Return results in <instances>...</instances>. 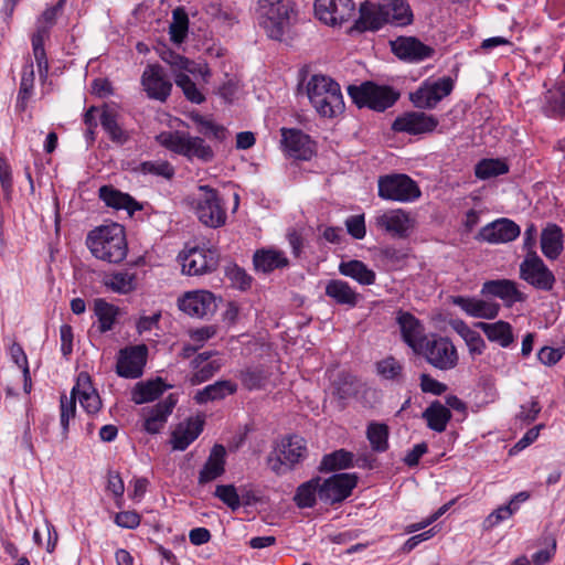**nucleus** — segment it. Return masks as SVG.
Instances as JSON below:
<instances>
[{
	"instance_id": "nucleus-1",
	"label": "nucleus",
	"mask_w": 565,
	"mask_h": 565,
	"mask_svg": "<svg viewBox=\"0 0 565 565\" xmlns=\"http://www.w3.org/2000/svg\"><path fill=\"white\" fill-rule=\"evenodd\" d=\"M160 57L170 65L175 85L182 89L185 98L191 103L202 104L205 96L190 76L200 78L204 84L207 83L211 76L207 64L189 60L170 50L163 51Z\"/></svg>"
},
{
	"instance_id": "nucleus-2",
	"label": "nucleus",
	"mask_w": 565,
	"mask_h": 565,
	"mask_svg": "<svg viewBox=\"0 0 565 565\" xmlns=\"http://www.w3.org/2000/svg\"><path fill=\"white\" fill-rule=\"evenodd\" d=\"M86 245L95 258L110 264L121 263L128 253L125 228L118 223L89 231Z\"/></svg>"
},
{
	"instance_id": "nucleus-3",
	"label": "nucleus",
	"mask_w": 565,
	"mask_h": 565,
	"mask_svg": "<svg viewBox=\"0 0 565 565\" xmlns=\"http://www.w3.org/2000/svg\"><path fill=\"white\" fill-rule=\"evenodd\" d=\"M189 209L206 227L218 228L227 220L226 206L216 189L199 185L186 199Z\"/></svg>"
},
{
	"instance_id": "nucleus-4",
	"label": "nucleus",
	"mask_w": 565,
	"mask_h": 565,
	"mask_svg": "<svg viewBox=\"0 0 565 565\" xmlns=\"http://www.w3.org/2000/svg\"><path fill=\"white\" fill-rule=\"evenodd\" d=\"M308 98L317 113L333 118L344 110L340 85L326 75H313L307 84Z\"/></svg>"
},
{
	"instance_id": "nucleus-5",
	"label": "nucleus",
	"mask_w": 565,
	"mask_h": 565,
	"mask_svg": "<svg viewBox=\"0 0 565 565\" xmlns=\"http://www.w3.org/2000/svg\"><path fill=\"white\" fill-rule=\"evenodd\" d=\"M156 140L160 146L189 160L209 162L214 158L211 146L204 139L185 131H162L156 136Z\"/></svg>"
},
{
	"instance_id": "nucleus-6",
	"label": "nucleus",
	"mask_w": 565,
	"mask_h": 565,
	"mask_svg": "<svg viewBox=\"0 0 565 565\" xmlns=\"http://www.w3.org/2000/svg\"><path fill=\"white\" fill-rule=\"evenodd\" d=\"M291 0H259V25L273 40H281L290 25Z\"/></svg>"
},
{
	"instance_id": "nucleus-7",
	"label": "nucleus",
	"mask_w": 565,
	"mask_h": 565,
	"mask_svg": "<svg viewBox=\"0 0 565 565\" xmlns=\"http://www.w3.org/2000/svg\"><path fill=\"white\" fill-rule=\"evenodd\" d=\"M377 195L385 201L412 203L417 201L422 191L415 180L405 173H388L377 179Z\"/></svg>"
},
{
	"instance_id": "nucleus-8",
	"label": "nucleus",
	"mask_w": 565,
	"mask_h": 565,
	"mask_svg": "<svg viewBox=\"0 0 565 565\" xmlns=\"http://www.w3.org/2000/svg\"><path fill=\"white\" fill-rule=\"evenodd\" d=\"M349 96L358 107H367L375 111H384L392 107L399 94L387 85H377L373 82H364L359 86H349Z\"/></svg>"
},
{
	"instance_id": "nucleus-9",
	"label": "nucleus",
	"mask_w": 565,
	"mask_h": 565,
	"mask_svg": "<svg viewBox=\"0 0 565 565\" xmlns=\"http://www.w3.org/2000/svg\"><path fill=\"white\" fill-rule=\"evenodd\" d=\"M428 364L440 371H449L457 366L459 356L452 341L439 334H430L416 353Z\"/></svg>"
},
{
	"instance_id": "nucleus-10",
	"label": "nucleus",
	"mask_w": 565,
	"mask_h": 565,
	"mask_svg": "<svg viewBox=\"0 0 565 565\" xmlns=\"http://www.w3.org/2000/svg\"><path fill=\"white\" fill-rule=\"evenodd\" d=\"M372 222L377 231L398 239L408 238L416 227L415 216L402 207L379 211Z\"/></svg>"
},
{
	"instance_id": "nucleus-11",
	"label": "nucleus",
	"mask_w": 565,
	"mask_h": 565,
	"mask_svg": "<svg viewBox=\"0 0 565 565\" xmlns=\"http://www.w3.org/2000/svg\"><path fill=\"white\" fill-rule=\"evenodd\" d=\"M306 454V440L298 435H291L280 440L268 458V466L275 473L282 475L300 462Z\"/></svg>"
},
{
	"instance_id": "nucleus-12",
	"label": "nucleus",
	"mask_w": 565,
	"mask_h": 565,
	"mask_svg": "<svg viewBox=\"0 0 565 565\" xmlns=\"http://www.w3.org/2000/svg\"><path fill=\"white\" fill-rule=\"evenodd\" d=\"M64 0H60L55 6L46 8L43 13L38 18L36 31L32 35V50L40 70L47 71V58L44 50V42L49 38L51 28L55 24L56 19L62 11Z\"/></svg>"
},
{
	"instance_id": "nucleus-13",
	"label": "nucleus",
	"mask_w": 565,
	"mask_h": 565,
	"mask_svg": "<svg viewBox=\"0 0 565 565\" xmlns=\"http://www.w3.org/2000/svg\"><path fill=\"white\" fill-rule=\"evenodd\" d=\"M455 83L451 77L444 76L437 79H426L413 93L411 102L417 108L433 109L437 104L452 92Z\"/></svg>"
},
{
	"instance_id": "nucleus-14",
	"label": "nucleus",
	"mask_w": 565,
	"mask_h": 565,
	"mask_svg": "<svg viewBox=\"0 0 565 565\" xmlns=\"http://www.w3.org/2000/svg\"><path fill=\"white\" fill-rule=\"evenodd\" d=\"M182 273L189 276H198L211 273L218 265V253L213 248L186 247L179 254Z\"/></svg>"
},
{
	"instance_id": "nucleus-15",
	"label": "nucleus",
	"mask_w": 565,
	"mask_h": 565,
	"mask_svg": "<svg viewBox=\"0 0 565 565\" xmlns=\"http://www.w3.org/2000/svg\"><path fill=\"white\" fill-rule=\"evenodd\" d=\"M315 14L327 25H342L354 17L355 3L353 0H316Z\"/></svg>"
},
{
	"instance_id": "nucleus-16",
	"label": "nucleus",
	"mask_w": 565,
	"mask_h": 565,
	"mask_svg": "<svg viewBox=\"0 0 565 565\" xmlns=\"http://www.w3.org/2000/svg\"><path fill=\"white\" fill-rule=\"evenodd\" d=\"M356 486V477L351 473H337L320 481L319 499L328 504L342 502Z\"/></svg>"
},
{
	"instance_id": "nucleus-17",
	"label": "nucleus",
	"mask_w": 565,
	"mask_h": 565,
	"mask_svg": "<svg viewBox=\"0 0 565 565\" xmlns=\"http://www.w3.org/2000/svg\"><path fill=\"white\" fill-rule=\"evenodd\" d=\"M179 309L190 317L205 318L215 312L217 305L215 296L207 290L184 292L178 299Z\"/></svg>"
},
{
	"instance_id": "nucleus-18",
	"label": "nucleus",
	"mask_w": 565,
	"mask_h": 565,
	"mask_svg": "<svg viewBox=\"0 0 565 565\" xmlns=\"http://www.w3.org/2000/svg\"><path fill=\"white\" fill-rule=\"evenodd\" d=\"M521 278L537 289L551 290L555 284L554 274L535 254H529L520 265Z\"/></svg>"
},
{
	"instance_id": "nucleus-19",
	"label": "nucleus",
	"mask_w": 565,
	"mask_h": 565,
	"mask_svg": "<svg viewBox=\"0 0 565 565\" xmlns=\"http://www.w3.org/2000/svg\"><path fill=\"white\" fill-rule=\"evenodd\" d=\"M148 348L145 344L128 347L119 351L117 374L125 379H138L143 373L147 362Z\"/></svg>"
},
{
	"instance_id": "nucleus-20",
	"label": "nucleus",
	"mask_w": 565,
	"mask_h": 565,
	"mask_svg": "<svg viewBox=\"0 0 565 565\" xmlns=\"http://www.w3.org/2000/svg\"><path fill=\"white\" fill-rule=\"evenodd\" d=\"M178 403L174 394L168 395L153 406L143 407L141 416L143 418L142 427L148 434L160 433L168 422L169 416L173 412Z\"/></svg>"
},
{
	"instance_id": "nucleus-21",
	"label": "nucleus",
	"mask_w": 565,
	"mask_h": 565,
	"mask_svg": "<svg viewBox=\"0 0 565 565\" xmlns=\"http://www.w3.org/2000/svg\"><path fill=\"white\" fill-rule=\"evenodd\" d=\"M141 84L148 97L152 99L164 102L171 94L172 83L159 64L146 66L141 76Z\"/></svg>"
},
{
	"instance_id": "nucleus-22",
	"label": "nucleus",
	"mask_w": 565,
	"mask_h": 565,
	"mask_svg": "<svg viewBox=\"0 0 565 565\" xmlns=\"http://www.w3.org/2000/svg\"><path fill=\"white\" fill-rule=\"evenodd\" d=\"M438 126V119L423 111H409L398 116L392 128L397 132L420 135L433 132Z\"/></svg>"
},
{
	"instance_id": "nucleus-23",
	"label": "nucleus",
	"mask_w": 565,
	"mask_h": 565,
	"mask_svg": "<svg viewBox=\"0 0 565 565\" xmlns=\"http://www.w3.org/2000/svg\"><path fill=\"white\" fill-rule=\"evenodd\" d=\"M451 303L459 307L467 316L491 320L494 319L500 311V305L492 300H486L478 297L454 296Z\"/></svg>"
},
{
	"instance_id": "nucleus-24",
	"label": "nucleus",
	"mask_w": 565,
	"mask_h": 565,
	"mask_svg": "<svg viewBox=\"0 0 565 565\" xmlns=\"http://www.w3.org/2000/svg\"><path fill=\"white\" fill-rule=\"evenodd\" d=\"M392 52L406 62H420L434 54V49L414 36H398L391 41Z\"/></svg>"
},
{
	"instance_id": "nucleus-25",
	"label": "nucleus",
	"mask_w": 565,
	"mask_h": 565,
	"mask_svg": "<svg viewBox=\"0 0 565 565\" xmlns=\"http://www.w3.org/2000/svg\"><path fill=\"white\" fill-rule=\"evenodd\" d=\"M281 137L284 150L288 153V156L299 160L311 159L315 149L313 142L308 135L303 134L299 129L282 128Z\"/></svg>"
},
{
	"instance_id": "nucleus-26",
	"label": "nucleus",
	"mask_w": 565,
	"mask_h": 565,
	"mask_svg": "<svg viewBox=\"0 0 565 565\" xmlns=\"http://www.w3.org/2000/svg\"><path fill=\"white\" fill-rule=\"evenodd\" d=\"M396 320L401 329L402 339L414 353H417L429 338V335H425L423 323L412 313L404 311L398 312Z\"/></svg>"
},
{
	"instance_id": "nucleus-27",
	"label": "nucleus",
	"mask_w": 565,
	"mask_h": 565,
	"mask_svg": "<svg viewBox=\"0 0 565 565\" xmlns=\"http://www.w3.org/2000/svg\"><path fill=\"white\" fill-rule=\"evenodd\" d=\"M520 232V226L515 222L499 218L483 226L479 232V238L491 244H501L514 241Z\"/></svg>"
},
{
	"instance_id": "nucleus-28",
	"label": "nucleus",
	"mask_w": 565,
	"mask_h": 565,
	"mask_svg": "<svg viewBox=\"0 0 565 565\" xmlns=\"http://www.w3.org/2000/svg\"><path fill=\"white\" fill-rule=\"evenodd\" d=\"M225 447L218 444L214 445L206 461L199 471L198 483L203 486L222 477L225 472Z\"/></svg>"
},
{
	"instance_id": "nucleus-29",
	"label": "nucleus",
	"mask_w": 565,
	"mask_h": 565,
	"mask_svg": "<svg viewBox=\"0 0 565 565\" xmlns=\"http://www.w3.org/2000/svg\"><path fill=\"white\" fill-rule=\"evenodd\" d=\"M72 394L88 414H95L102 407L100 397L93 387L87 373H79L77 382L72 388Z\"/></svg>"
},
{
	"instance_id": "nucleus-30",
	"label": "nucleus",
	"mask_w": 565,
	"mask_h": 565,
	"mask_svg": "<svg viewBox=\"0 0 565 565\" xmlns=\"http://www.w3.org/2000/svg\"><path fill=\"white\" fill-rule=\"evenodd\" d=\"M204 419L200 416L190 417L178 425L172 433L171 444L175 450H185L202 433Z\"/></svg>"
},
{
	"instance_id": "nucleus-31",
	"label": "nucleus",
	"mask_w": 565,
	"mask_h": 565,
	"mask_svg": "<svg viewBox=\"0 0 565 565\" xmlns=\"http://www.w3.org/2000/svg\"><path fill=\"white\" fill-rule=\"evenodd\" d=\"M324 294L334 303L348 308L356 307L362 299L361 294L342 279L329 280L326 285Z\"/></svg>"
},
{
	"instance_id": "nucleus-32",
	"label": "nucleus",
	"mask_w": 565,
	"mask_h": 565,
	"mask_svg": "<svg viewBox=\"0 0 565 565\" xmlns=\"http://www.w3.org/2000/svg\"><path fill=\"white\" fill-rule=\"evenodd\" d=\"M481 294L484 296H493L511 306L524 299L523 294L518 289L514 281L509 279L488 280L482 285Z\"/></svg>"
},
{
	"instance_id": "nucleus-33",
	"label": "nucleus",
	"mask_w": 565,
	"mask_h": 565,
	"mask_svg": "<svg viewBox=\"0 0 565 565\" xmlns=\"http://www.w3.org/2000/svg\"><path fill=\"white\" fill-rule=\"evenodd\" d=\"M253 264L257 271L270 273L275 269L287 267L289 260L282 250L276 248H260L255 252Z\"/></svg>"
},
{
	"instance_id": "nucleus-34",
	"label": "nucleus",
	"mask_w": 565,
	"mask_h": 565,
	"mask_svg": "<svg viewBox=\"0 0 565 565\" xmlns=\"http://www.w3.org/2000/svg\"><path fill=\"white\" fill-rule=\"evenodd\" d=\"M542 111L550 118L565 117V81L546 90L543 97Z\"/></svg>"
},
{
	"instance_id": "nucleus-35",
	"label": "nucleus",
	"mask_w": 565,
	"mask_h": 565,
	"mask_svg": "<svg viewBox=\"0 0 565 565\" xmlns=\"http://www.w3.org/2000/svg\"><path fill=\"white\" fill-rule=\"evenodd\" d=\"M381 10L386 23L407 25L412 22L413 14L408 3L404 0H380Z\"/></svg>"
},
{
	"instance_id": "nucleus-36",
	"label": "nucleus",
	"mask_w": 565,
	"mask_h": 565,
	"mask_svg": "<svg viewBox=\"0 0 565 565\" xmlns=\"http://www.w3.org/2000/svg\"><path fill=\"white\" fill-rule=\"evenodd\" d=\"M476 326L484 333L489 341L497 342L502 348L510 347L514 341L512 327L507 321L478 322Z\"/></svg>"
},
{
	"instance_id": "nucleus-37",
	"label": "nucleus",
	"mask_w": 565,
	"mask_h": 565,
	"mask_svg": "<svg viewBox=\"0 0 565 565\" xmlns=\"http://www.w3.org/2000/svg\"><path fill=\"white\" fill-rule=\"evenodd\" d=\"M542 253L548 259H556L563 250V231L556 224H548L541 234Z\"/></svg>"
},
{
	"instance_id": "nucleus-38",
	"label": "nucleus",
	"mask_w": 565,
	"mask_h": 565,
	"mask_svg": "<svg viewBox=\"0 0 565 565\" xmlns=\"http://www.w3.org/2000/svg\"><path fill=\"white\" fill-rule=\"evenodd\" d=\"M237 391V385L228 380L217 381L213 384L206 385L204 388L198 391L194 395V401L198 404H205L207 402L220 401Z\"/></svg>"
},
{
	"instance_id": "nucleus-39",
	"label": "nucleus",
	"mask_w": 565,
	"mask_h": 565,
	"mask_svg": "<svg viewBox=\"0 0 565 565\" xmlns=\"http://www.w3.org/2000/svg\"><path fill=\"white\" fill-rule=\"evenodd\" d=\"M339 273L352 278L363 286L373 285L376 279L375 271L369 268L363 262L356 259L341 262L339 265Z\"/></svg>"
},
{
	"instance_id": "nucleus-40",
	"label": "nucleus",
	"mask_w": 565,
	"mask_h": 565,
	"mask_svg": "<svg viewBox=\"0 0 565 565\" xmlns=\"http://www.w3.org/2000/svg\"><path fill=\"white\" fill-rule=\"evenodd\" d=\"M103 284L113 292L127 295L137 288V277L128 270L113 271L104 276Z\"/></svg>"
},
{
	"instance_id": "nucleus-41",
	"label": "nucleus",
	"mask_w": 565,
	"mask_h": 565,
	"mask_svg": "<svg viewBox=\"0 0 565 565\" xmlns=\"http://www.w3.org/2000/svg\"><path fill=\"white\" fill-rule=\"evenodd\" d=\"M423 418L431 430L443 433L451 418V412L439 401H435L424 411Z\"/></svg>"
},
{
	"instance_id": "nucleus-42",
	"label": "nucleus",
	"mask_w": 565,
	"mask_h": 565,
	"mask_svg": "<svg viewBox=\"0 0 565 565\" xmlns=\"http://www.w3.org/2000/svg\"><path fill=\"white\" fill-rule=\"evenodd\" d=\"M167 385L161 379L154 381L137 383L131 392V399L136 404H145L159 398L164 391Z\"/></svg>"
},
{
	"instance_id": "nucleus-43",
	"label": "nucleus",
	"mask_w": 565,
	"mask_h": 565,
	"mask_svg": "<svg viewBox=\"0 0 565 565\" xmlns=\"http://www.w3.org/2000/svg\"><path fill=\"white\" fill-rule=\"evenodd\" d=\"M359 22L363 29L379 30L386 23L383 11L381 10V3L373 4L364 2L360 7Z\"/></svg>"
},
{
	"instance_id": "nucleus-44",
	"label": "nucleus",
	"mask_w": 565,
	"mask_h": 565,
	"mask_svg": "<svg viewBox=\"0 0 565 565\" xmlns=\"http://www.w3.org/2000/svg\"><path fill=\"white\" fill-rule=\"evenodd\" d=\"M320 481V478H313L297 488L294 501L298 508H312L316 504L317 497L319 498Z\"/></svg>"
},
{
	"instance_id": "nucleus-45",
	"label": "nucleus",
	"mask_w": 565,
	"mask_h": 565,
	"mask_svg": "<svg viewBox=\"0 0 565 565\" xmlns=\"http://www.w3.org/2000/svg\"><path fill=\"white\" fill-rule=\"evenodd\" d=\"M99 198L107 206L120 210H131L137 203L127 193H122L113 186L104 185L99 189Z\"/></svg>"
},
{
	"instance_id": "nucleus-46",
	"label": "nucleus",
	"mask_w": 565,
	"mask_h": 565,
	"mask_svg": "<svg viewBox=\"0 0 565 565\" xmlns=\"http://www.w3.org/2000/svg\"><path fill=\"white\" fill-rule=\"evenodd\" d=\"M509 167L501 159H482L475 167V174L480 180H488L508 173Z\"/></svg>"
},
{
	"instance_id": "nucleus-47",
	"label": "nucleus",
	"mask_w": 565,
	"mask_h": 565,
	"mask_svg": "<svg viewBox=\"0 0 565 565\" xmlns=\"http://www.w3.org/2000/svg\"><path fill=\"white\" fill-rule=\"evenodd\" d=\"M94 310L98 318L99 330L102 332L111 330L118 316V307L105 301L104 299H97L95 300Z\"/></svg>"
},
{
	"instance_id": "nucleus-48",
	"label": "nucleus",
	"mask_w": 565,
	"mask_h": 565,
	"mask_svg": "<svg viewBox=\"0 0 565 565\" xmlns=\"http://www.w3.org/2000/svg\"><path fill=\"white\" fill-rule=\"evenodd\" d=\"M100 124L111 141L118 145L127 142L128 134L119 126L116 115L113 111L105 109L100 115Z\"/></svg>"
},
{
	"instance_id": "nucleus-49",
	"label": "nucleus",
	"mask_w": 565,
	"mask_h": 565,
	"mask_svg": "<svg viewBox=\"0 0 565 565\" xmlns=\"http://www.w3.org/2000/svg\"><path fill=\"white\" fill-rule=\"evenodd\" d=\"M366 437L374 451L383 452L388 448V427L382 423H370Z\"/></svg>"
},
{
	"instance_id": "nucleus-50",
	"label": "nucleus",
	"mask_w": 565,
	"mask_h": 565,
	"mask_svg": "<svg viewBox=\"0 0 565 565\" xmlns=\"http://www.w3.org/2000/svg\"><path fill=\"white\" fill-rule=\"evenodd\" d=\"M189 29V18L186 12L177 8L172 13V22L169 26V34L172 42L180 44L184 41Z\"/></svg>"
},
{
	"instance_id": "nucleus-51",
	"label": "nucleus",
	"mask_w": 565,
	"mask_h": 565,
	"mask_svg": "<svg viewBox=\"0 0 565 565\" xmlns=\"http://www.w3.org/2000/svg\"><path fill=\"white\" fill-rule=\"evenodd\" d=\"M353 455L344 449L335 450L323 457L320 468L322 470L332 471L351 467Z\"/></svg>"
},
{
	"instance_id": "nucleus-52",
	"label": "nucleus",
	"mask_w": 565,
	"mask_h": 565,
	"mask_svg": "<svg viewBox=\"0 0 565 565\" xmlns=\"http://www.w3.org/2000/svg\"><path fill=\"white\" fill-rule=\"evenodd\" d=\"M223 366L221 358H215L210 362L202 363L200 366H193L195 372L192 374L190 381L193 385L201 384L210 380Z\"/></svg>"
},
{
	"instance_id": "nucleus-53",
	"label": "nucleus",
	"mask_w": 565,
	"mask_h": 565,
	"mask_svg": "<svg viewBox=\"0 0 565 565\" xmlns=\"http://www.w3.org/2000/svg\"><path fill=\"white\" fill-rule=\"evenodd\" d=\"M333 394L342 402L356 394V382L352 375L342 374L333 383Z\"/></svg>"
},
{
	"instance_id": "nucleus-54",
	"label": "nucleus",
	"mask_w": 565,
	"mask_h": 565,
	"mask_svg": "<svg viewBox=\"0 0 565 565\" xmlns=\"http://www.w3.org/2000/svg\"><path fill=\"white\" fill-rule=\"evenodd\" d=\"M61 409V426L64 437H66L70 426V419L74 418L76 412V399L71 393V396L63 394L60 399Z\"/></svg>"
},
{
	"instance_id": "nucleus-55",
	"label": "nucleus",
	"mask_w": 565,
	"mask_h": 565,
	"mask_svg": "<svg viewBox=\"0 0 565 565\" xmlns=\"http://www.w3.org/2000/svg\"><path fill=\"white\" fill-rule=\"evenodd\" d=\"M214 497L226 504L231 510L235 511L241 507L239 495L233 484L216 486Z\"/></svg>"
},
{
	"instance_id": "nucleus-56",
	"label": "nucleus",
	"mask_w": 565,
	"mask_h": 565,
	"mask_svg": "<svg viewBox=\"0 0 565 565\" xmlns=\"http://www.w3.org/2000/svg\"><path fill=\"white\" fill-rule=\"evenodd\" d=\"M379 374L386 380H396L401 376L403 366L394 359L388 356L376 364Z\"/></svg>"
},
{
	"instance_id": "nucleus-57",
	"label": "nucleus",
	"mask_w": 565,
	"mask_h": 565,
	"mask_svg": "<svg viewBox=\"0 0 565 565\" xmlns=\"http://www.w3.org/2000/svg\"><path fill=\"white\" fill-rule=\"evenodd\" d=\"M0 185L4 198L9 200L13 189V177L11 166L6 156H0Z\"/></svg>"
},
{
	"instance_id": "nucleus-58",
	"label": "nucleus",
	"mask_w": 565,
	"mask_h": 565,
	"mask_svg": "<svg viewBox=\"0 0 565 565\" xmlns=\"http://www.w3.org/2000/svg\"><path fill=\"white\" fill-rule=\"evenodd\" d=\"M242 383L248 390L260 388L266 380V373L260 369H248L241 374Z\"/></svg>"
},
{
	"instance_id": "nucleus-59",
	"label": "nucleus",
	"mask_w": 565,
	"mask_h": 565,
	"mask_svg": "<svg viewBox=\"0 0 565 565\" xmlns=\"http://www.w3.org/2000/svg\"><path fill=\"white\" fill-rule=\"evenodd\" d=\"M34 87V71L33 65L25 66L22 71L21 83L19 88V100H28Z\"/></svg>"
},
{
	"instance_id": "nucleus-60",
	"label": "nucleus",
	"mask_w": 565,
	"mask_h": 565,
	"mask_svg": "<svg viewBox=\"0 0 565 565\" xmlns=\"http://www.w3.org/2000/svg\"><path fill=\"white\" fill-rule=\"evenodd\" d=\"M348 233L355 239H363L366 235L364 214L351 215L345 222Z\"/></svg>"
},
{
	"instance_id": "nucleus-61",
	"label": "nucleus",
	"mask_w": 565,
	"mask_h": 565,
	"mask_svg": "<svg viewBox=\"0 0 565 565\" xmlns=\"http://www.w3.org/2000/svg\"><path fill=\"white\" fill-rule=\"evenodd\" d=\"M541 412V405L539 401L532 398L530 402L524 403L520 407V412L516 415V419L524 425L533 423Z\"/></svg>"
},
{
	"instance_id": "nucleus-62",
	"label": "nucleus",
	"mask_w": 565,
	"mask_h": 565,
	"mask_svg": "<svg viewBox=\"0 0 565 565\" xmlns=\"http://www.w3.org/2000/svg\"><path fill=\"white\" fill-rule=\"evenodd\" d=\"M161 319V311H154L150 316H140L136 322V330L138 334L143 335L150 333L159 328Z\"/></svg>"
},
{
	"instance_id": "nucleus-63",
	"label": "nucleus",
	"mask_w": 565,
	"mask_h": 565,
	"mask_svg": "<svg viewBox=\"0 0 565 565\" xmlns=\"http://www.w3.org/2000/svg\"><path fill=\"white\" fill-rule=\"evenodd\" d=\"M142 171L156 175L171 179L174 174V168L168 161H147L142 163Z\"/></svg>"
},
{
	"instance_id": "nucleus-64",
	"label": "nucleus",
	"mask_w": 565,
	"mask_h": 565,
	"mask_svg": "<svg viewBox=\"0 0 565 565\" xmlns=\"http://www.w3.org/2000/svg\"><path fill=\"white\" fill-rule=\"evenodd\" d=\"M513 514L514 511L509 504L501 505L486 518L483 525L486 529H492L499 523L510 519Z\"/></svg>"
}]
</instances>
